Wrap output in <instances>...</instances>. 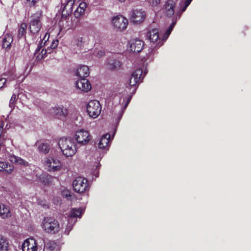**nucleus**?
Returning <instances> with one entry per match:
<instances>
[{
	"label": "nucleus",
	"mask_w": 251,
	"mask_h": 251,
	"mask_svg": "<svg viewBox=\"0 0 251 251\" xmlns=\"http://www.w3.org/2000/svg\"><path fill=\"white\" fill-rule=\"evenodd\" d=\"M74 4V0H67L66 2L63 4L61 18L59 21V25L62 27L69 29L76 27V24H74L73 21L70 22L67 20L69 19L68 16L73 11Z\"/></svg>",
	"instance_id": "obj_1"
},
{
	"label": "nucleus",
	"mask_w": 251,
	"mask_h": 251,
	"mask_svg": "<svg viewBox=\"0 0 251 251\" xmlns=\"http://www.w3.org/2000/svg\"><path fill=\"white\" fill-rule=\"evenodd\" d=\"M58 145L64 155L67 157L72 156L76 152V145L74 139L72 138H61L59 141Z\"/></svg>",
	"instance_id": "obj_2"
},
{
	"label": "nucleus",
	"mask_w": 251,
	"mask_h": 251,
	"mask_svg": "<svg viewBox=\"0 0 251 251\" xmlns=\"http://www.w3.org/2000/svg\"><path fill=\"white\" fill-rule=\"evenodd\" d=\"M42 12L41 10L37 11L31 16L28 29L30 33L32 35L37 34L40 31L42 27Z\"/></svg>",
	"instance_id": "obj_3"
},
{
	"label": "nucleus",
	"mask_w": 251,
	"mask_h": 251,
	"mask_svg": "<svg viewBox=\"0 0 251 251\" xmlns=\"http://www.w3.org/2000/svg\"><path fill=\"white\" fill-rule=\"evenodd\" d=\"M43 229L50 234H56L60 230V225L57 220L52 217H45L42 222Z\"/></svg>",
	"instance_id": "obj_4"
},
{
	"label": "nucleus",
	"mask_w": 251,
	"mask_h": 251,
	"mask_svg": "<svg viewBox=\"0 0 251 251\" xmlns=\"http://www.w3.org/2000/svg\"><path fill=\"white\" fill-rule=\"evenodd\" d=\"M73 187L75 192L83 194L89 191L90 185L87 179L79 176L73 181Z\"/></svg>",
	"instance_id": "obj_5"
},
{
	"label": "nucleus",
	"mask_w": 251,
	"mask_h": 251,
	"mask_svg": "<svg viewBox=\"0 0 251 251\" xmlns=\"http://www.w3.org/2000/svg\"><path fill=\"white\" fill-rule=\"evenodd\" d=\"M101 106L97 100H91L87 105V111L90 117L97 118L100 113Z\"/></svg>",
	"instance_id": "obj_6"
},
{
	"label": "nucleus",
	"mask_w": 251,
	"mask_h": 251,
	"mask_svg": "<svg viewBox=\"0 0 251 251\" xmlns=\"http://www.w3.org/2000/svg\"><path fill=\"white\" fill-rule=\"evenodd\" d=\"M75 138L78 144L86 145L90 141L92 136L87 130L81 129L76 131Z\"/></svg>",
	"instance_id": "obj_7"
},
{
	"label": "nucleus",
	"mask_w": 251,
	"mask_h": 251,
	"mask_svg": "<svg viewBox=\"0 0 251 251\" xmlns=\"http://www.w3.org/2000/svg\"><path fill=\"white\" fill-rule=\"evenodd\" d=\"M146 73L143 74V71L141 68L136 70L131 75L129 85L131 87H135L137 84L142 81Z\"/></svg>",
	"instance_id": "obj_8"
},
{
	"label": "nucleus",
	"mask_w": 251,
	"mask_h": 251,
	"mask_svg": "<svg viewBox=\"0 0 251 251\" xmlns=\"http://www.w3.org/2000/svg\"><path fill=\"white\" fill-rule=\"evenodd\" d=\"M148 39L153 44H155V47H160L163 44V42L159 37L158 30L153 28L148 31L146 35Z\"/></svg>",
	"instance_id": "obj_9"
},
{
	"label": "nucleus",
	"mask_w": 251,
	"mask_h": 251,
	"mask_svg": "<svg viewBox=\"0 0 251 251\" xmlns=\"http://www.w3.org/2000/svg\"><path fill=\"white\" fill-rule=\"evenodd\" d=\"M146 17V14L145 11L136 9L131 11L130 18L133 23L140 24L145 20Z\"/></svg>",
	"instance_id": "obj_10"
},
{
	"label": "nucleus",
	"mask_w": 251,
	"mask_h": 251,
	"mask_svg": "<svg viewBox=\"0 0 251 251\" xmlns=\"http://www.w3.org/2000/svg\"><path fill=\"white\" fill-rule=\"evenodd\" d=\"M112 24L117 29L123 30L127 27L128 21L122 16H117L113 18Z\"/></svg>",
	"instance_id": "obj_11"
},
{
	"label": "nucleus",
	"mask_w": 251,
	"mask_h": 251,
	"mask_svg": "<svg viewBox=\"0 0 251 251\" xmlns=\"http://www.w3.org/2000/svg\"><path fill=\"white\" fill-rule=\"evenodd\" d=\"M177 0H167L164 4L163 10L168 17H172L175 13Z\"/></svg>",
	"instance_id": "obj_12"
},
{
	"label": "nucleus",
	"mask_w": 251,
	"mask_h": 251,
	"mask_svg": "<svg viewBox=\"0 0 251 251\" xmlns=\"http://www.w3.org/2000/svg\"><path fill=\"white\" fill-rule=\"evenodd\" d=\"M87 7V4L85 2H81L79 3L78 6L74 12V20L73 22L74 24H76V26L79 22V17L83 15L85 13V9Z\"/></svg>",
	"instance_id": "obj_13"
},
{
	"label": "nucleus",
	"mask_w": 251,
	"mask_h": 251,
	"mask_svg": "<svg viewBox=\"0 0 251 251\" xmlns=\"http://www.w3.org/2000/svg\"><path fill=\"white\" fill-rule=\"evenodd\" d=\"M22 249L23 251H36L37 245L35 240L33 238L26 239L23 243Z\"/></svg>",
	"instance_id": "obj_14"
},
{
	"label": "nucleus",
	"mask_w": 251,
	"mask_h": 251,
	"mask_svg": "<svg viewBox=\"0 0 251 251\" xmlns=\"http://www.w3.org/2000/svg\"><path fill=\"white\" fill-rule=\"evenodd\" d=\"M76 87L82 91L88 92L91 89V84L85 77H80L76 82Z\"/></svg>",
	"instance_id": "obj_15"
},
{
	"label": "nucleus",
	"mask_w": 251,
	"mask_h": 251,
	"mask_svg": "<svg viewBox=\"0 0 251 251\" xmlns=\"http://www.w3.org/2000/svg\"><path fill=\"white\" fill-rule=\"evenodd\" d=\"M47 163L49 167V171H50L54 172L58 171L61 167V162L54 158L48 159Z\"/></svg>",
	"instance_id": "obj_16"
},
{
	"label": "nucleus",
	"mask_w": 251,
	"mask_h": 251,
	"mask_svg": "<svg viewBox=\"0 0 251 251\" xmlns=\"http://www.w3.org/2000/svg\"><path fill=\"white\" fill-rule=\"evenodd\" d=\"M144 45V43L143 41L135 39L132 41L130 44V50L132 52L138 53L142 50Z\"/></svg>",
	"instance_id": "obj_17"
},
{
	"label": "nucleus",
	"mask_w": 251,
	"mask_h": 251,
	"mask_svg": "<svg viewBox=\"0 0 251 251\" xmlns=\"http://www.w3.org/2000/svg\"><path fill=\"white\" fill-rule=\"evenodd\" d=\"M9 160L11 163L17 166L25 167L29 165V163L26 160L15 155H11L9 157Z\"/></svg>",
	"instance_id": "obj_18"
},
{
	"label": "nucleus",
	"mask_w": 251,
	"mask_h": 251,
	"mask_svg": "<svg viewBox=\"0 0 251 251\" xmlns=\"http://www.w3.org/2000/svg\"><path fill=\"white\" fill-rule=\"evenodd\" d=\"M51 114L57 116L59 118L65 117L68 114L67 108L61 107H55L50 110Z\"/></svg>",
	"instance_id": "obj_19"
},
{
	"label": "nucleus",
	"mask_w": 251,
	"mask_h": 251,
	"mask_svg": "<svg viewBox=\"0 0 251 251\" xmlns=\"http://www.w3.org/2000/svg\"><path fill=\"white\" fill-rule=\"evenodd\" d=\"M110 135L106 134L100 138L98 148L100 149H108L109 145Z\"/></svg>",
	"instance_id": "obj_20"
},
{
	"label": "nucleus",
	"mask_w": 251,
	"mask_h": 251,
	"mask_svg": "<svg viewBox=\"0 0 251 251\" xmlns=\"http://www.w3.org/2000/svg\"><path fill=\"white\" fill-rule=\"evenodd\" d=\"M107 65L110 70H116L120 68L121 66V63L117 59L114 57H109L107 59Z\"/></svg>",
	"instance_id": "obj_21"
},
{
	"label": "nucleus",
	"mask_w": 251,
	"mask_h": 251,
	"mask_svg": "<svg viewBox=\"0 0 251 251\" xmlns=\"http://www.w3.org/2000/svg\"><path fill=\"white\" fill-rule=\"evenodd\" d=\"M0 217L6 219L11 217V212L9 206L0 203Z\"/></svg>",
	"instance_id": "obj_22"
},
{
	"label": "nucleus",
	"mask_w": 251,
	"mask_h": 251,
	"mask_svg": "<svg viewBox=\"0 0 251 251\" xmlns=\"http://www.w3.org/2000/svg\"><path fill=\"white\" fill-rule=\"evenodd\" d=\"M90 74L89 68L87 66L82 65L77 69L76 75L79 77H87Z\"/></svg>",
	"instance_id": "obj_23"
},
{
	"label": "nucleus",
	"mask_w": 251,
	"mask_h": 251,
	"mask_svg": "<svg viewBox=\"0 0 251 251\" xmlns=\"http://www.w3.org/2000/svg\"><path fill=\"white\" fill-rule=\"evenodd\" d=\"M27 27V25L25 23H22L20 25L18 30L17 36L18 39L24 38L25 40Z\"/></svg>",
	"instance_id": "obj_24"
},
{
	"label": "nucleus",
	"mask_w": 251,
	"mask_h": 251,
	"mask_svg": "<svg viewBox=\"0 0 251 251\" xmlns=\"http://www.w3.org/2000/svg\"><path fill=\"white\" fill-rule=\"evenodd\" d=\"M9 247V242L7 238L0 234V250L7 251Z\"/></svg>",
	"instance_id": "obj_25"
},
{
	"label": "nucleus",
	"mask_w": 251,
	"mask_h": 251,
	"mask_svg": "<svg viewBox=\"0 0 251 251\" xmlns=\"http://www.w3.org/2000/svg\"><path fill=\"white\" fill-rule=\"evenodd\" d=\"M82 214V208H72L70 211V221L73 218H80Z\"/></svg>",
	"instance_id": "obj_26"
},
{
	"label": "nucleus",
	"mask_w": 251,
	"mask_h": 251,
	"mask_svg": "<svg viewBox=\"0 0 251 251\" xmlns=\"http://www.w3.org/2000/svg\"><path fill=\"white\" fill-rule=\"evenodd\" d=\"M13 170V166L8 163L0 161V172L5 171L7 173H11Z\"/></svg>",
	"instance_id": "obj_27"
},
{
	"label": "nucleus",
	"mask_w": 251,
	"mask_h": 251,
	"mask_svg": "<svg viewBox=\"0 0 251 251\" xmlns=\"http://www.w3.org/2000/svg\"><path fill=\"white\" fill-rule=\"evenodd\" d=\"M13 41V38L12 36L7 35L2 40V48L6 49H10L11 48V45Z\"/></svg>",
	"instance_id": "obj_28"
},
{
	"label": "nucleus",
	"mask_w": 251,
	"mask_h": 251,
	"mask_svg": "<svg viewBox=\"0 0 251 251\" xmlns=\"http://www.w3.org/2000/svg\"><path fill=\"white\" fill-rule=\"evenodd\" d=\"M39 151L43 153H47L50 151V146L47 143H41L38 147Z\"/></svg>",
	"instance_id": "obj_29"
},
{
	"label": "nucleus",
	"mask_w": 251,
	"mask_h": 251,
	"mask_svg": "<svg viewBox=\"0 0 251 251\" xmlns=\"http://www.w3.org/2000/svg\"><path fill=\"white\" fill-rule=\"evenodd\" d=\"M57 246L56 243L53 241H49L45 244L46 249L49 251H54Z\"/></svg>",
	"instance_id": "obj_30"
},
{
	"label": "nucleus",
	"mask_w": 251,
	"mask_h": 251,
	"mask_svg": "<svg viewBox=\"0 0 251 251\" xmlns=\"http://www.w3.org/2000/svg\"><path fill=\"white\" fill-rule=\"evenodd\" d=\"M75 43L77 47L81 49L84 46L85 41L82 37H78L75 39Z\"/></svg>",
	"instance_id": "obj_31"
},
{
	"label": "nucleus",
	"mask_w": 251,
	"mask_h": 251,
	"mask_svg": "<svg viewBox=\"0 0 251 251\" xmlns=\"http://www.w3.org/2000/svg\"><path fill=\"white\" fill-rule=\"evenodd\" d=\"M190 4V3L187 1L186 0H185L184 2H182L179 4V7L181 13L184 12L186 10V8Z\"/></svg>",
	"instance_id": "obj_32"
},
{
	"label": "nucleus",
	"mask_w": 251,
	"mask_h": 251,
	"mask_svg": "<svg viewBox=\"0 0 251 251\" xmlns=\"http://www.w3.org/2000/svg\"><path fill=\"white\" fill-rule=\"evenodd\" d=\"M16 100H17L16 95V94H13L10 100V101H9V106L11 108H12L14 107L15 104Z\"/></svg>",
	"instance_id": "obj_33"
},
{
	"label": "nucleus",
	"mask_w": 251,
	"mask_h": 251,
	"mask_svg": "<svg viewBox=\"0 0 251 251\" xmlns=\"http://www.w3.org/2000/svg\"><path fill=\"white\" fill-rule=\"evenodd\" d=\"M62 196L68 199H70L72 198V195L70 191L68 190L63 191L62 192Z\"/></svg>",
	"instance_id": "obj_34"
},
{
	"label": "nucleus",
	"mask_w": 251,
	"mask_h": 251,
	"mask_svg": "<svg viewBox=\"0 0 251 251\" xmlns=\"http://www.w3.org/2000/svg\"><path fill=\"white\" fill-rule=\"evenodd\" d=\"M176 25V22H174L172 23V24L170 25L169 28L167 30L166 32V34L168 35H169L172 32L173 28L174 27L175 25Z\"/></svg>",
	"instance_id": "obj_35"
},
{
	"label": "nucleus",
	"mask_w": 251,
	"mask_h": 251,
	"mask_svg": "<svg viewBox=\"0 0 251 251\" xmlns=\"http://www.w3.org/2000/svg\"><path fill=\"white\" fill-rule=\"evenodd\" d=\"M58 40H54L52 42L50 46V48L51 49H54L58 46Z\"/></svg>",
	"instance_id": "obj_36"
},
{
	"label": "nucleus",
	"mask_w": 251,
	"mask_h": 251,
	"mask_svg": "<svg viewBox=\"0 0 251 251\" xmlns=\"http://www.w3.org/2000/svg\"><path fill=\"white\" fill-rule=\"evenodd\" d=\"M47 52V50H46L42 49L41 51V54H39L37 55V57L39 59H41L44 57V55H45Z\"/></svg>",
	"instance_id": "obj_37"
},
{
	"label": "nucleus",
	"mask_w": 251,
	"mask_h": 251,
	"mask_svg": "<svg viewBox=\"0 0 251 251\" xmlns=\"http://www.w3.org/2000/svg\"><path fill=\"white\" fill-rule=\"evenodd\" d=\"M28 5L30 7L35 5L37 0H27Z\"/></svg>",
	"instance_id": "obj_38"
},
{
	"label": "nucleus",
	"mask_w": 251,
	"mask_h": 251,
	"mask_svg": "<svg viewBox=\"0 0 251 251\" xmlns=\"http://www.w3.org/2000/svg\"><path fill=\"white\" fill-rule=\"evenodd\" d=\"M6 82V79L4 78H0V89L2 88Z\"/></svg>",
	"instance_id": "obj_39"
},
{
	"label": "nucleus",
	"mask_w": 251,
	"mask_h": 251,
	"mask_svg": "<svg viewBox=\"0 0 251 251\" xmlns=\"http://www.w3.org/2000/svg\"><path fill=\"white\" fill-rule=\"evenodd\" d=\"M38 203L42 205L44 207H45V208H48L49 207V206L47 204H46L45 203V202L44 201H39Z\"/></svg>",
	"instance_id": "obj_40"
},
{
	"label": "nucleus",
	"mask_w": 251,
	"mask_h": 251,
	"mask_svg": "<svg viewBox=\"0 0 251 251\" xmlns=\"http://www.w3.org/2000/svg\"><path fill=\"white\" fill-rule=\"evenodd\" d=\"M131 97H128L126 101V103H125V104L124 105V108H126L128 104H129V102H130V101L131 100Z\"/></svg>",
	"instance_id": "obj_41"
},
{
	"label": "nucleus",
	"mask_w": 251,
	"mask_h": 251,
	"mask_svg": "<svg viewBox=\"0 0 251 251\" xmlns=\"http://www.w3.org/2000/svg\"><path fill=\"white\" fill-rule=\"evenodd\" d=\"M104 54H105V52L102 50H100V51H98V55L99 56H102L104 55Z\"/></svg>",
	"instance_id": "obj_42"
},
{
	"label": "nucleus",
	"mask_w": 251,
	"mask_h": 251,
	"mask_svg": "<svg viewBox=\"0 0 251 251\" xmlns=\"http://www.w3.org/2000/svg\"><path fill=\"white\" fill-rule=\"evenodd\" d=\"M2 131H3V126H0V136H1V137L2 133Z\"/></svg>",
	"instance_id": "obj_43"
},
{
	"label": "nucleus",
	"mask_w": 251,
	"mask_h": 251,
	"mask_svg": "<svg viewBox=\"0 0 251 251\" xmlns=\"http://www.w3.org/2000/svg\"><path fill=\"white\" fill-rule=\"evenodd\" d=\"M2 131H3V126H0V136H1V137L2 133Z\"/></svg>",
	"instance_id": "obj_44"
},
{
	"label": "nucleus",
	"mask_w": 251,
	"mask_h": 251,
	"mask_svg": "<svg viewBox=\"0 0 251 251\" xmlns=\"http://www.w3.org/2000/svg\"><path fill=\"white\" fill-rule=\"evenodd\" d=\"M160 3V0H155V4L156 5Z\"/></svg>",
	"instance_id": "obj_45"
},
{
	"label": "nucleus",
	"mask_w": 251,
	"mask_h": 251,
	"mask_svg": "<svg viewBox=\"0 0 251 251\" xmlns=\"http://www.w3.org/2000/svg\"><path fill=\"white\" fill-rule=\"evenodd\" d=\"M40 49H41V47H40V48L38 47V48L36 49V53H37L38 51H39Z\"/></svg>",
	"instance_id": "obj_46"
},
{
	"label": "nucleus",
	"mask_w": 251,
	"mask_h": 251,
	"mask_svg": "<svg viewBox=\"0 0 251 251\" xmlns=\"http://www.w3.org/2000/svg\"><path fill=\"white\" fill-rule=\"evenodd\" d=\"M0 141H1V142H3V139L1 136H0Z\"/></svg>",
	"instance_id": "obj_47"
},
{
	"label": "nucleus",
	"mask_w": 251,
	"mask_h": 251,
	"mask_svg": "<svg viewBox=\"0 0 251 251\" xmlns=\"http://www.w3.org/2000/svg\"><path fill=\"white\" fill-rule=\"evenodd\" d=\"M136 90V88H134V90H133V91H135V90Z\"/></svg>",
	"instance_id": "obj_48"
}]
</instances>
